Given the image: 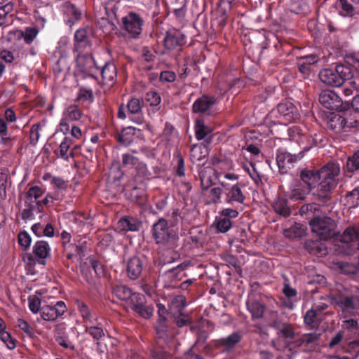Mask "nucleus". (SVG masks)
<instances>
[{
    "label": "nucleus",
    "mask_w": 359,
    "mask_h": 359,
    "mask_svg": "<svg viewBox=\"0 0 359 359\" xmlns=\"http://www.w3.org/2000/svg\"><path fill=\"white\" fill-rule=\"evenodd\" d=\"M319 172V184L313 194L315 200L325 205L332 198V191L339 183L340 165L338 163L330 162L323 166Z\"/></svg>",
    "instance_id": "f257e3e1"
},
{
    "label": "nucleus",
    "mask_w": 359,
    "mask_h": 359,
    "mask_svg": "<svg viewBox=\"0 0 359 359\" xmlns=\"http://www.w3.org/2000/svg\"><path fill=\"white\" fill-rule=\"evenodd\" d=\"M152 238L155 243L167 249H175L180 240L178 233L168 226L165 219L161 217L152 225Z\"/></svg>",
    "instance_id": "f03ea898"
},
{
    "label": "nucleus",
    "mask_w": 359,
    "mask_h": 359,
    "mask_svg": "<svg viewBox=\"0 0 359 359\" xmlns=\"http://www.w3.org/2000/svg\"><path fill=\"white\" fill-rule=\"evenodd\" d=\"M353 76L351 68L345 65H337L334 69L326 68L322 69L318 77L327 86L339 87L345 81L351 79Z\"/></svg>",
    "instance_id": "7ed1b4c3"
},
{
    "label": "nucleus",
    "mask_w": 359,
    "mask_h": 359,
    "mask_svg": "<svg viewBox=\"0 0 359 359\" xmlns=\"http://www.w3.org/2000/svg\"><path fill=\"white\" fill-rule=\"evenodd\" d=\"M76 57L75 75L82 79L92 77L97 80L96 74L100 72L90 50L86 53L77 52Z\"/></svg>",
    "instance_id": "20e7f679"
},
{
    "label": "nucleus",
    "mask_w": 359,
    "mask_h": 359,
    "mask_svg": "<svg viewBox=\"0 0 359 359\" xmlns=\"http://www.w3.org/2000/svg\"><path fill=\"white\" fill-rule=\"evenodd\" d=\"M312 232L318 235L322 240H328L336 236L337 224L334 219L329 217H316L309 222Z\"/></svg>",
    "instance_id": "39448f33"
},
{
    "label": "nucleus",
    "mask_w": 359,
    "mask_h": 359,
    "mask_svg": "<svg viewBox=\"0 0 359 359\" xmlns=\"http://www.w3.org/2000/svg\"><path fill=\"white\" fill-rule=\"evenodd\" d=\"M319 102L330 110L346 111L350 109L348 101H343L341 97L332 90H323L319 95Z\"/></svg>",
    "instance_id": "423d86ee"
},
{
    "label": "nucleus",
    "mask_w": 359,
    "mask_h": 359,
    "mask_svg": "<svg viewBox=\"0 0 359 359\" xmlns=\"http://www.w3.org/2000/svg\"><path fill=\"white\" fill-rule=\"evenodd\" d=\"M38 33L39 30L32 27H27L25 32L15 29L7 34L6 40L11 43V46L16 45L22 41H25L26 44H30L36 37Z\"/></svg>",
    "instance_id": "0eeeda50"
},
{
    "label": "nucleus",
    "mask_w": 359,
    "mask_h": 359,
    "mask_svg": "<svg viewBox=\"0 0 359 359\" xmlns=\"http://www.w3.org/2000/svg\"><path fill=\"white\" fill-rule=\"evenodd\" d=\"M122 23L124 30L130 37L136 38L142 32L143 21L137 14L130 13L122 18Z\"/></svg>",
    "instance_id": "6e6552de"
},
{
    "label": "nucleus",
    "mask_w": 359,
    "mask_h": 359,
    "mask_svg": "<svg viewBox=\"0 0 359 359\" xmlns=\"http://www.w3.org/2000/svg\"><path fill=\"white\" fill-rule=\"evenodd\" d=\"M92 36L91 29L89 27L81 28L76 30L74 34V52H82L90 50L92 43L90 37Z\"/></svg>",
    "instance_id": "1a4fd4ad"
},
{
    "label": "nucleus",
    "mask_w": 359,
    "mask_h": 359,
    "mask_svg": "<svg viewBox=\"0 0 359 359\" xmlns=\"http://www.w3.org/2000/svg\"><path fill=\"white\" fill-rule=\"evenodd\" d=\"M221 185L225 189V202L234 208L241 207L245 199L241 187L238 184L227 187L224 182Z\"/></svg>",
    "instance_id": "9d476101"
},
{
    "label": "nucleus",
    "mask_w": 359,
    "mask_h": 359,
    "mask_svg": "<svg viewBox=\"0 0 359 359\" xmlns=\"http://www.w3.org/2000/svg\"><path fill=\"white\" fill-rule=\"evenodd\" d=\"M163 43L168 50H180L186 43V36L178 29H170L166 33Z\"/></svg>",
    "instance_id": "9b49d317"
},
{
    "label": "nucleus",
    "mask_w": 359,
    "mask_h": 359,
    "mask_svg": "<svg viewBox=\"0 0 359 359\" xmlns=\"http://www.w3.org/2000/svg\"><path fill=\"white\" fill-rule=\"evenodd\" d=\"M334 304L344 317L354 316L358 310L357 297L354 296L340 295L334 299Z\"/></svg>",
    "instance_id": "f8f14e48"
},
{
    "label": "nucleus",
    "mask_w": 359,
    "mask_h": 359,
    "mask_svg": "<svg viewBox=\"0 0 359 359\" xmlns=\"http://www.w3.org/2000/svg\"><path fill=\"white\" fill-rule=\"evenodd\" d=\"M67 310L63 301L57 302L54 306L44 305L41 309V318L47 321H54Z\"/></svg>",
    "instance_id": "ddd939ff"
},
{
    "label": "nucleus",
    "mask_w": 359,
    "mask_h": 359,
    "mask_svg": "<svg viewBox=\"0 0 359 359\" xmlns=\"http://www.w3.org/2000/svg\"><path fill=\"white\" fill-rule=\"evenodd\" d=\"M246 306L251 313L252 319H260L263 318L266 311V305L255 295H250L246 301Z\"/></svg>",
    "instance_id": "4468645a"
},
{
    "label": "nucleus",
    "mask_w": 359,
    "mask_h": 359,
    "mask_svg": "<svg viewBox=\"0 0 359 359\" xmlns=\"http://www.w3.org/2000/svg\"><path fill=\"white\" fill-rule=\"evenodd\" d=\"M277 111L283 121L290 123L299 118V114L297 107L290 102H281L277 106Z\"/></svg>",
    "instance_id": "2eb2a0df"
},
{
    "label": "nucleus",
    "mask_w": 359,
    "mask_h": 359,
    "mask_svg": "<svg viewBox=\"0 0 359 359\" xmlns=\"http://www.w3.org/2000/svg\"><path fill=\"white\" fill-rule=\"evenodd\" d=\"M143 267L144 263L141 258L136 256L130 257L126 266L128 277L131 280L137 279L142 274Z\"/></svg>",
    "instance_id": "dca6fc26"
},
{
    "label": "nucleus",
    "mask_w": 359,
    "mask_h": 359,
    "mask_svg": "<svg viewBox=\"0 0 359 359\" xmlns=\"http://www.w3.org/2000/svg\"><path fill=\"white\" fill-rule=\"evenodd\" d=\"M297 156L287 151H279L276 156V162L280 173H287L293 167Z\"/></svg>",
    "instance_id": "f3484780"
},
{
    "label": "nucleus",
    "mask_w": 359,
    "mask_h": 359,
    "mask_svg": "<svg viewBox=\"0 0 359 359\" xmlns=\"http://www.w3.org/2000/svg\"><path fill=\"white\" fill-rule=\"evenodd\" d=\"M299 181L307 189L312 191L319 181L318 170L305 168L300 172Z\"/></svg>",
    "instance_id": "a211bd4d"
},
{
    "label": "nucleus",
    "mask_w": 359,
    "mask_h": 359,
    "mask_svg": "<svg viewBox=\"0 0 359 359\" xmlns=\"http://www.w3.org/2000/svg\"><path fill=\"white\" fill-rule=\"evenodd\" d=\"M339 13L343 17L359 15V0H338Z\"/></svg>",
    "instance_id": "6ab92c4d"
},
{
    "label": "nucleus",
    "mask_w": 359,
    "mask_h": 359,
    "mask_svg": "<svg viewBox=\"0 0 359 359\" xmlns=\"http://www.w3.org/2000/svg\"><path fill=\"white\" fill-rule=\"evenodd\" d=\"M50 248L48 242L39 241L35 243L32 248V257L41 264H45L44 259L50 257Z\"/></svg>",
    "instance_id": "aec40b11"
},
{
    "label": "nucleus",
    "mask_w": 359,
    "mask_h": 359,
    "mask_svg": "<svg viewBox=\"0 0 359 359\" xmlns=\"http://www.w3.org/2000/svg\"><path fill=\"white\" fill-rule=\"evenodd\" d=\"M81 117V111L76 105L67 107L63 112V116L60 121V126L65 128V130H69L68 122L78 121Z\"/></svg>",
    "instance_id": "412c9836"
},
{
    "label": "nucleus",
    "mask_w": 359,
    "mask_h": 359,
    "mask_svg": "<svg viewBox=\"0 0 359 359\" xmlns=\"http://www.w3.org/2000/svg\"><path fill=\"white\" fill-rule=\"evenodd\" d=\"M337 239L344 243L359 241V224L347 226L342 233L336 235Z\"/></svg>",
    "instance_id": "4be33fe9"
},
{
    "label": "nucleus",
    "mask_w": 359,
    "mask_h": 359,
    "mask_svg": "<svg viewBox=\"0 0 359 359\" xmlns=\"http://www.w3.org/2000/svg\"><path fill=\"white\" fill-rule=\"evenodd\" d=\"M311 191L305 187L301 182L297 181L291 184L288 197L290 200L302 201Z\"/></svg>",
    "instance_id": "5701e85b"
},
{
    "label": "nucleus",
    "mask_w": 359,
    "mask_h": 359,
    "mask_svg": "<svg viewBox=\"0 0 359 359\" xmlns=\"http://www.w3.org/2000/svg\"><path fill=\"white\" fill-rule=\"evenodd\" d=\"M100 74L104 85L111 86L115 83L117 70L113 62H107L102 68Z\"/></svg>",
    "instance_id": "b1692460"
},
{
    "label": "nucleus",
    "mask_w": 359,
    "mask_h": 359,
    "mask_svg": "<svg viewBox=\"0 0 359 359\" xmlns=\"http://www.w3.org/2000/svg\"><path fill=\"white\" fill-rule=\"evenodd\" d=\"M327 123L330 130L336 133H339L343 131L346 132L345 126V118L341 114L331 113L327 116Z\"/></svg>",
    "instance_id": "393cba45"
},
{
    "label": "nucleus",
    "mask_w": 359,
    "mask_h": 359,
    "mask_svg": "<svg viewBox=\"0 0 359 359\" xmlns=\"http://www.w3.org/2000/svg\"><path fill=\"white\" fill-rule=\"evenodd\" d=\"M77 310L83 319L84 325L88 324H94L97 321V318L93 315L87 304L79 299L75 302Z\"/></svg>",
    "instance_id": "a878e982"
},
{
    "label": "nucleus",
    "mask_w": 359,
    "mask_h": 359,
    "mask_svg": "<svg viewBox=\"0 0 359 359\" xmlns=\"http://www.w3.org/2000/svg\"><path fill=\"white\" fill-rule=\"evenodd\" d=\"M277 330V334L285 339H292L295 337V332L291 324L274 320L271 325Z\"/></svg>",
    "instance_id": "bb28decb"
},
{
    "label": "nucleus",
    "mask_w": 359,
    "mask_h": 359,
    "mask_svg": "<svg viewBox=\"0 0 359 359\" xmlns=\"http://www.w3.org/2000/svg\"><path fill=\"white\" fill-rule=\"evenodd\" d=\"M215 102L216 99L215 97L203 95L194 102L192 106V110L195 113H205Z\"/></svg>",
    "instance_id": "cd10ccee"
},
{
    "label": "nucleus",
    "mask_w": 359,
    "mask_h": 359,
    "mask_svg": "<svg viewBox=\"0 0 359 359\" xmlns=\"http://www.w3.org/2000/svg\"><path fill=\"white\" fill-rule=\"evenodd\" d=\"M274 212L283 217H287L291 215V209L287 200L283 197L276 198L272 203Z\"/></svg>",
    "instance_id": "c85d7f7f"
},
{
    "label": "nucleus",
    "mask_w": 359,
    "mask_h": 359,
    "mask_svg": "<svg viewBox=\"0 0 359 359\" xmlns=\"http://www.w3.org/2000/svg\"><path fill=\"white\" fill-rule=\"evenodd\" d=\"M135 169L136 170V175L138 177H141L146 180H151L155 178L156 175H158L160 172V168L157 166H154L152 168V172L149 170L147 165L142 161H140L138 164H137Z\"/></svg>",
    "instance_id": "c756f323"
},
{
    "label": "nucleus",
    "mask_w": 359,
    "mask_h": 359,
    "mask_svg": "<svg viewBox=\"0 0 359 359\" xmlns=\"http://www.w3.org/2000/svg\"><path fill=\"white\" fill-rule=\"evenodd\" d=\"M241 340V336L238 332H233L231 334L221 338L215 342L217 347H224L226 349L233 348Z\"/></svg>",
    "instance_id": "7c9ffc66"
},
{
    "label": "nucleus",
    "mask_w": 359,
    "mask_h": 359,
    "mask_svg": "<svg viewBox=\"0 0 359 359\" xmlns=\"http://www.w3.org/2000/svg\"><path fill=\"white\" fill-rule=\"evenodd\" d=\"M299 214L307 218L320 217L321 214L320 205L316 203L303 205L299 209Z\"/></svg>",
    "instance_id": "2f4dec72"
},
{
    "label": "nucleus",
    "mask_w": 359,
    "mask_h": 359,
    "mask_svg": "<svg viewBox=\"0 0 359 359\" xmlns=\"http://www.w3.org/2000/svg\"><path fill=\"white\" fill-rule=\"evenodd\" d=\"M117 225L121 231H136L140 226V223L133 217L123 218L118 222Z\"/></svg>",
    "instance_id": "473e14b6"
},
{
    "label": "nucleus",
    "mask_w": 359,
    "mask_h": 359,
    "mask_svg": "<svg viewBox=\"0 0 359 359\" xmlns=\"http://www.w3.org/2000/svg\"><path fill=\"white\" fill-rule=\"evenodd\" d=\"M135 130V128L130 126L123 129L121 133L118 135L117 140L126 147L130 145L134 140Z\"/></svg>",
    "instance_id": "72a5a7b5"
},
{
    "label": "nucleus",
    "mask_w": 359,
    "mask_h": 359,
    "mask_svg": "<svg viewBox=\"0 0 359 359\" xmlns=\"http://www.w3.org/2000/svg\"><path fill=\"white\" fill-rule=\"evenodd\" d=\"M158 320L157 323V325L156 326V330L157 333L161 337L163 333L166 331V325H165V315L167 313V310L164 305L161 304H158Z\"/></svg>",
    "instance_id": "f704fd0d"
},
{
    "label": "nucleus",
    "mask_w": 359,
    "mask_h": 359,
    "mask_svg": "<svg viewBox=\"0 0 359 359\" xmlns=\"http://www.w3.org/2000/svg\"><path fill=\"white\" fill-rule=\"evenodd\" d=\"M344 205L348 208H355L359 205V187L348 192L343 200Z\"/></svg>",
    "instance_id": "c9c22d12"
},
{
    "label": "nucleus",
    "mask_w": 359,
    "mask_h": 359,
    "mask_svg": "<svg viewBox=\"0 0 359 359\" xmlns=\"http://www.w3.org/2000/svg\"><path fill=\"white\" fill-rule=\"evenodd\" d=\"M85 331L89 334L95 340H100L104 336V332L100 323L97 321L94 324L84 325Z\"/></svg>",
    "instance_id": "e433bc0d"
},
{
    "label": "nucleus",
    "mask_w": 359,
    "mask_h": 359,
    "mask_svg": "<svg viewBox=\"0 0 359 359\" xmlns=\"http://www.w3.org/2000/svg\"><path fill=\"white\" fill-rule=\"evenodd\" d=\"M344 170L346 172L351 174L359 172V151L347 158Z\"/></svg>",
    "instance_id": "4c0bfd02"
},
{
    "label": "nucleus",
    "mask_w": 359,
    "mask_h": 359,
    "mask_svg": "<svg viewBox=\"0 0 359 359\" xmlns=\"http://www.w3.org/2000/svg\"><path fill=\"white\" fill-rule=\"evenodd\" d=\"M114 292L118 299L128 302L134 294L130 288L123 285L116 286L114 288Z\"/></svg>",
    "instance_id": "58836bf2"
},
{
    "label": "nucleus",
    "mask_w": 359,
    "mask_h": 359,
    "mask_svg": "<svg viewBox=\"0 0 359 359\" xmlns=\"http://www.w3.org/2000/svg\"><path fill=\"white\" fill-rule=\"evenodd\" d=\"M350 110L349 109L344 111L345 112L344 116L345 118L346 129L353 128L359 126V113L355 112L353 114Z\"/></svg>",
    "instance_id": "ea45409f"
},
{
    "label": "nucleus",
    "mask_w": 359,
    "mask_h": 359,
    "mask_svg": "<svg viewBox=\"0 0 359 359\" xmlns=\"http://www.w3.org/2000/svg\"><path fill=\"white\" fill-rule=\"evenodd\" d=\"M211 132L210 128L204 124L203 120L197 119L195 124V134L198 140H203Z\"/></svg>",
    "instance_id": "a19ab883"
},
{
    "label": "nucleus",
    "mask_w": 359,
    "mask_h": 359,
    "mask_svg": "<svg viewBox=\"0 0 359 359\" xmlns=\"http://www.w3.org/2000/svg\"><path fill=\"white\" fill-rule=\"evenodd\" d=\"M146 302V297L144 294L134 292L133 296L128 300V306L135 311L140 309Z\"/></svg>",
    "instance_id": "79ce46f5"
},
{
    "label": "nucleus",
    "mask_w": 359,
    "mask_h": 359,
    "mask_svg": "<svg viewBox=\"0 0 359 359\" xmlns=\"http://www.w3.org/2000/svg\"><path fill=\"white\" fill-rule=\"evenodd\" d=\"M72 144V140L70 137H65L62 142L60 143V147L57 151H55V154L60 156L65 160H68L69 156L67 151Z\"/></svg>",
    "instance_id": "37998d69"
},
{
    "label": "nucleus",
    "mask_w": 359,
    "mask_h": 359,
    "mask_svg": "<svg viewBox=\"0 0 359 359\" xmlns=\"http://www.w3.org/2000/svg\"><path fill=\"white\" fill-rule=\"evenodd\" d=\"M13 11V4L11 2L6 3L0 7V26L8 22V18L12 16L10 15Z\"/></svg>",
    "instance_id": "c03bdc74"
},
{
    "label": "nucleus",
    "mask_w": 359,
    "mask_h": 359,
    "mask_svg": "<svg viewBox=\"0 0 359 359\" xmlns=\"http://www.w3.org/2000/svg\"><path fill=\"white\" fill-rule=\"evenodd\" d=\"M43 194V189L39 186H33L29 189L26 194V200L25 203H28V202L34 203L37 200L39 197H41Z\"/></svg>",
    "instance_id": "a18cd8bd"
},
{
    "label": "nucleus",
    "mask_w": 359,
    "mask_h": 359,
    "mask_svg": "<svg viewBox=\"0 0 359 359\" xmlns=\"http://www.w3.org/2000/svg\"><path fill=\"white\" fill-rule=\"evenodd\" d=\"M154 311V306L146 302L140 309H137L134 312L141 318L149 319L153 316Z\"/></svg>",
    "instance_id": "49530a36"
},
{
    "label": "nucleus",
    "mask_w": 359,
    "mask_h": 359,
    "mask_svg": "<svg viewBox=\"0 0 359 359\" xmlns=\"http://www.w3.org/2000/svg\"><path fill=\"white\" fill-rule=\"evenodd\" d=\"M289 9L292 13L295 14H301L306 13L308 10L306 4L302 1H291L289 4Z\"/></svg>",
    "instance_id": "de8ad7c7"
},
{
    "label": "nucleus",
    "mask_w": 359,
    "mask_h": 359,
    "mask_svg": "<svg viewBox=\"0 0 359 359\" xmlns=\"http://www.w3.org/2000/svg\"><path fill=\"white\" fill-rule=\"evenodd\" d=\"M128 113L139 114L142 111V102L137 98H132L127 103Z\"/></svg>",
    "instance_id": "09e8293b"
},
{
    "label": "nucleus",
    "mask_w": 359,
    "mask_h": 359,
    "mask_svg": "<svg viewBox=\"0 0 359 359\" xmlns=\"http://www.w3.org/2000/svg\"><path fill=\"white\" fill-rule=\"evenodd\" d=\"M318 144V140L316 137L302 136L299 140V145L302 147V151H309L313 146Z\"/></svg>",
    "instance_id": "8fccbe9b"
},
{
    "label": "nucleus",
    "mask_w": 359,
    "mask_h": 359,
    "mask_svg": "<svg viewBox=\"0 0 359 359\" xmlns=\"http://www.w3.org/2000/svg\"><path fill=\"white\" fill-rule=\"evenodd\" d=\"M144 100L150 106L154 107L158 106L161 102V98L159 94L156 91L152 90L146 93Z\"/></svg>",
    "instance_id": "3c124183"
},
{
    "label": "nucleus",
    "mask_w": 359,
    "mask_h": 359,
    "mask_svg": "<svg viewBox=\"0 0 359 359\" xmlns=\"http://www.w3.org/2000/svg\"><path fill=\"white\" fill-rule=\"evenodd\" d=\"M140 161L137 157L134 156L130 154H124L122 156V166L123 167H134L135 168L137 164Z\"/></svg>",
    "instance_id": "603ef678"
},
{
    "label": "nucleus",
    "mask_w": 359,
    "mask_h": 359,
    "mask_svg": "<svg viewBox=\"0 0 359 359\" xmlns=\"http://www.w3.org/2000/svg\"><path fill=\"white\" fill-rule=\"evenodd\" d=\"M232 226V222L229 219H226L220 215L217 222V229L219 231L225 233L228 231Z\"/></svg>",
    "instance_id": "864d4df0"
},
{
    "label": "nucleus",
    "mask_w": 359,
    "mask_h": 359,
    "mask_svg": "<svg viewBox=\"0 0 359 359\" xmlns=\"http://www.w3.org/2000/svg\"><path fill=\"white\" fill-rule=\"evenodd\" d=\"M0 339L6 344L8 348L13 349L15 347V339H13L11 334L5 331V330L0 331Z\"/></svg>",
    "instance_id": "5fc2aeb1"
},
{
    "label": "nucleus",
    "mask_w": 359,
    "mask_h": 359,
    "mask_svg": "<svg viewBox=\"0 0 359 359\" xmlns=\"http://www.w3.org/2000/svg\"><path fill=\"white\" fill-rule=\"evenodd\" d=\"M341 269L344 273L355 274L358 271L359 267L355 264L343 262L341 264Z\"/></svg>",
    "instance_id": "6e6d98bb"
},
{
    "label": "nucleus",
    "mask_w": 359,
    "mask_h": 359,
    "mask_svg": "<svg viewBox=\"0 0 359 359\" xmlns=\"http://www.w3.org/2000/svg\"><path fill=\"white\" fill-rule=\"evenodd\" d=\"M321 334L313 332V333H307L304 334L302 335L303 341L306 342V346H308L311 344H315L320 339Z\"/></svg>",
    "instance_id": "4d7b16f0"
},
{
    "label": "nucleus",
    "mask_w": 359,
    "mask_h": 359,
    "mask_svg": "<svg viewBox=\"0 0 359 359\" xmlns=\"http://www.w3.org/2000/svg\"><path fill=\"white\" fill-rule=\"evenodd\" d=\"M31 237L26 231L20 232L18 234V243L25 248V249L29 248L31 244Z\"/></svg>",
    "instance_id": "13d9d810"
},
{
    "label": "nucleus",
    "mask_w": 359,
    "mask_h": 359,
    "mask_svg": "<svg viewBox=\"0 0 359 359\" xmlns=\"http://www.w3.org/2000/svg\"><path fill=\"white\" fill-rule=\"evenodd\" d=\"M25 44V41H22L16 43V45L11 46V48L15 53L17 58L23 57L26 55Z\"/></svg>",
    "instance_id": "bf43d9fd"
},
{
    "label": "nucleus",
    "mask_w": 359,
    "mask_h": 359,
    "mask_svg": "<svg viewBox=\"0 0 359 359\" xmlns=\"http://www.w3.org/2000/svg\"><path fill=\"white\" fill-rule=\"evenodd\" d=\"M237 209L238 208L234 207L233 208H224L221 211L220 215L231 221V219L236 218L238 216L239 212Z\"/></svg>",
    "instance_id": "052dcab7"
},
{
    "label": "nucleus",
    "mask_w": 359,
    "mask_h": 359,
    "mask_svg": "<svg viewBox=\"0 0 359 359\" xmlns=\"http://www.w3.org/2000/svg\"><path fill=\"white\" fill-rule=\"evenodd\" d=\"M55 341L58 343L59 345H60L61 346H62L65 348H70L72 350L74 349V346L68 339V337L66 335L56 336Z\"/></svg>",
    "instance_id": "680f3d73"
},
{
    "label": "nucleus",
    "mask_w": 359,
    "mask_h": 359,
    "mask_svg": "<svg viewBox=\"0 0 359 359\" xmlns=\"http://www.w3.org/2000/svg\"><path fill=\"white\" fill-rule=\"evenodd\" d=\"M40 126L39 124H34L32 126L30 130V143L32 144H36L40 137Z\"/></svg>",
    "instance_id": "e2e57ef3"
},
{
    "label": "nucleus",
    "mask_w": 359,
    "mask_h": 359,
    "mask_svg": "<svg viewBox=\"0 0 359 359\" xmlns=\"http://www.w3.org/2000/svg\"><path fill=\"white\" fill-rule=\"evenodd\" d=\"M159 78L161 82L171 83L176 79V74L172 71H163L160 74Z\"/></svg>",
    "instance_id": "0e129e2a"
},
{
    "label": "nucleus",
    "mask_w": 359,
    "mask_h": 359,
    "mask_svg": "<svg viewBox=\"0 0 359 359\" xmlns=\"http://www.w3.org/2000/svg\"><path fill=\"white\" fill-rule=\"evenodd\" d=\"M27 205V208L23 210L22 212V218L24 220L29 219L34 217V210L35 209V205L33 203L28 202V203H25Z\"/></svg>",
    "instance_id": "69168bd1"
},
{
    "label": "nucleus",
    "mask_w": 359,
    "mask_h": 359,
    "mask_svg": "<svg viewBox=\"0 0 359 359\" xmlns=\"http://www.w3.org/2000/svg\"><path fill=\"white\" fill-rule=\"evenodd\" d=\"M216 20L220 27L225 25L226 22L227 15L224 9L219 8L215 11Z\"/></svg>",
    "instance_id": "338daca9"
},
{
    "label": "nucleus",
    "mask_w": 359,
    "mask_h": 359,
    "mask_svg": "<svg viewBox=\"0 0 359 359\" xmlns=\"http://www.w3.org/2000/svg\"><path fill=\"white\" fill-rule=\"evenodd\" d=\"M29 307L34 313L41 311V299L37 297L29 298Z\"/></svg>",
    "instance_id": "774afa93"
}]
</instances>
